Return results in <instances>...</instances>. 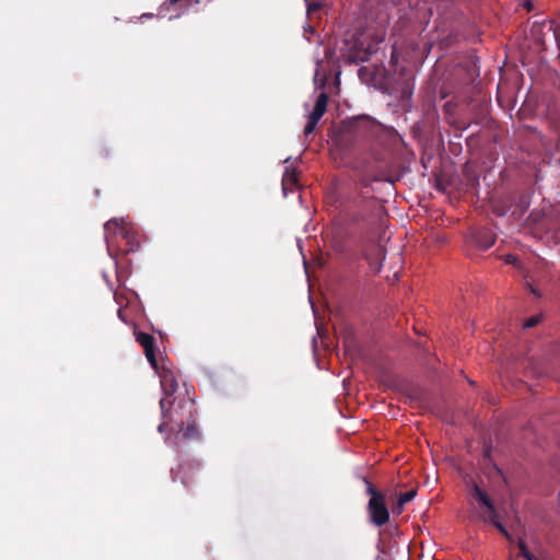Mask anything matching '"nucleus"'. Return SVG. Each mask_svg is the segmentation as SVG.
Instances as JSON below:
<instances>
[{"instance_id":"cd10ccee","label":"nucleus","mask_w":560,"mask_h":560,"mask_svg":"<svg viewBox=\"0 0 560 560\" xmlns=\"http://www.w3.org/2000/svg\"><path fill=\"white\" fill-rule=\"evenodd\" d=\"M362 185H363L364 187H368V186H369V182H368V180H365V179H363V180H362Z\"/></svg>"},{"instance_id":"5701e85b","label":"nucleus","mask_w":560,"mask_h":560,"mask_svg":"<svg viewBox=\"0 0 560 560\" xmlns=\"http://www.w3.org/2000/svg\"><path fill=\"white\" fill-rule=\"evenodd\" d=\"M515 260H516V257H515V256H513V255H508V256H506V258H505V261H506L508 264H514V262H515Z\"/></svg>"},{"instance_id":"4468645a","label":"nucleus","mask_w":560,"mask_h":560,"mask_svg":"<svg viewBox=\"0 0 560 560\" xmlns=\"http://www.w3.org/2000/svg\"><path fill=\"white\" fill-rule=\"evenodd\" d=\"M413 90V83L411 79H407L404 81L401 88H400V97L402 100H408L412 95Z\"/></svg>"},{"instance_id":"9d476101","label":"nucleus","mask_w":560,"mask_h":560,"mask_svg":"<svg viewBox=\"0 0 560 560\" xmlns=\"http://www.w3.org/2000/svg\"><path fill=\"white\" fill-rule=\"evenodd\" d=\"M328 104V95L325 92H322L315 102L314 108L312 113L308 115L307 124L304 128V136L307 137L315 130L319 120L324 116L327 110Z\"/></svg>"},{"instance_id":"a211bd4d","label":"nucleus","mask_w":560,"mask_h":560,"mask_svg":"<svg viewBox=\"0 0 560 560\" xmlns=\"http://www.w3.org/2000/svg\"><path fill=\"white\" fill-rule=\"evenodd\" d=\"M517 546H518V549H520V553H521V556L523 558H526L527 556L530 555V552L528 551L527 546H526L524 540H520Z\"/></svg>"},{"instance_id":"393cba45","label":"nucleus","mask_w":560,"mask_h":560,"mask_svg":"<svg viewBox=\"0 0 560 560\" xmlns=\"http://www.w3.org/2000/svg\"><path fill=\"white\" fill-rule=\"evenodd\" d=\"M118 314V317L122 320V322H127V319L125 318V315H124V311L121 308L118 310L117 312Z\"/></svg>"},{"instance_id":"4be33fe9","label":"nucleus","mask_w":560,"mask_h":560,"mask_svg":"<svg viewBox=\"0 0 560 560\" xmlns=\"http://www.w3.org/2000/svg\"><path fill=\"white\" fill-rule=\"evenodd\" d=\"M98 153L103 158H107L109 155V152L106 148H102Z\"/></svg>"},{"instance_id":"39448f33","label":"nucleus","mask_w":560,"mask_h":560,"mask_svg":"<svg viewBox=\"0 0 560 560\" xmlns=\"http://www.w3.org/2000/svg\"><path fill=\"white\" fill-rule=\"evenodd\" d=\"M471 497L479 503L480 508L485 510L481 512L480 517L483 522L490 523L498 528V530L505 536L508 539H511V536L506 528L499 521V515L495 510L494 503L488 493L482 490L477 483H474L470 490Z\"/></svg>"},{"instance_id":"1a4fd4ad","label":"nucleus","mask_w":560,"mask_h":560,"mask_svg":"<svg viewBox=\"0 0 560 560\" xmlns=\"http://www.w3.org/2000/svg\"><path fill=\"white\" fill-rule=\"evenodd\" d=\"M374 51L372 43H366L363 38H354L343 57L349 63L365 62Z\"/></svg>"},{"instance_id":"6e6552de","label":"nucleus","mask_w":560,"mask_h":560,"mask_svg":"<svg viewBox=\"0 0 560 560\" xmlns=\"http://www.w3.org/2000/svg\"><path fill=\"white\" fill-rule=\"evenodd\" d=\"M199 439V432L196 425V418H191L185 425H178L174 432L167 433L165 442L178 446L180 442L197 441Z\"/></svg>"},{"instance_id":"f257e3e1","label":"nucleus","mask_w":560,"mask_h":560,"mask_svg":"<svg viewBox=\"0 0 560 560\" xmlns=\"http://www.w3.org/2000/svg\"><path fill=\"white\" fill-rule=\"evenodd\" d=\"M162 421L158 427L160 433H171L178 425H185V422L196 418L197 410L195 401L188 395L176 397L170 401L166 397L160 400Z\"/></svg>"},{"instance_id":"ddd939ff","label":"nucleus","mask_w":560,"mask_h":560,"mask_svg":"<svg viewBox=\"0 0 560 560\" xmlns=\"http://www.w3.org/2000/svg\"><path fill=\"white\" fill-rule=\"evenodd\" d=\"M160 383L164 393V397H166L167 399L168 397L173 396L178 388L176 377L173 371L170 369L164 368L160 372Z\"/></svg>"},{"instance_id":"423d86ee","label":"nucleus","mask_w":560,"mask_h":560,"mask_svg":"<svg viewBox=\"0 0 560 560\" xmlns=\"http://www.w3.org/2000/svg\"><path fill=\"white\" fill-rule=\"evenodd\" d=\"M355 210L351 214V220L355 223L370 221L378 217L382 212V206L374 196H362L354 202Z\"/></svg>"},{"instance_id":"dca6fc26","label":"nucleus","mask_w":560,"mask_h":560,"mask_svg":"<svg viewBox=\"0 0 560 560\" xmlns=\"http://www.w3.org/2000/svg\"><path fill=\"white\" fill-rule=\"evenodd\" d=\"M541 318H542L541 314L533 315L524 322L523 326L525 329L533 328L541 322Z\"/></svg>"},{"instance_id":"a878e982","label":"nucleus","mask_w":560,"mask_h":560,"mask_svg":"<svg viewBox=\"0 0 560 560\" xmlns=\"http://www.w3.org/2000/svg\"><path fill=\"white\" fill-rule=\"evenodd\" d=\"M526 560H538L534 555H529L525 558Z\"/></svg>"},{"instance_id":"aec40b11","label":"nucleus","mask_w":560,"mask_h":560,"mask_svg":"<svg viewBox=\"0 0 560 560\" xmlns=\"http://www.w3.org/2000/svg\"><path fill=\"white\" fill-rule=\"evenodd\" d=\"M523 8L527 11V12H530L534 10V3L532 0H525L524 3H523Z\"/></svg>"},{"instance_id":"bb28decb","label":"nucleus","mask_w":560,"mask_h":560,"mask_svg":"<svg viewBox=\"0 0 560 560\" xmlns=\"http://www.w3.org/2000/svg\"><path fill=\"white\" fill-rule=\"evenodd\" d=\"M521 203H522V205H524V206H527V205H528V202H527V200H526V197H522V198H521Z\"/></svg>"},{"instance_id":"9b49d317","label":"nucleus","mask_w":560,"mask_h":560,"mask_svg":"<svg viewBox=\"0 0 560 560\" xmlns=\"http://www.w3.org/2000/svg\"><path fill=\"white\" fill-rule=\"evenodd\" d=\"M133 334L136 341L143 348L147 360L149 361L151 366L156 370L158 361L154 347L155 340L153 336L137 329L135 330Z\"/></svg>"},{"instance_id":"2eb2a0df","label":"nucleus","mask_w":560,"mask_h":560,"mask_svg":"<svg viewBox=\"0 0 560 560\" xmlns=\"http://www.w3.org/2000/svg\"><path fill=\"white\" fill-rule=\"evenodd\" d=\"M417 494L416 489H411L405 493H400L398 495L399 499V505H405L406 503L410 502Z\"/></svg>"},{"instance_id":"b1692460","label":"nucleus","mask_w":560,"mask_h":560,"mask_svg":"<svg viewBox=\"0 0 560 560\" xmlns=\"http://www.w3.org/2000/svg\"><path fill=\"white\" fill-rule=\"evenodd\" d=\"M404 505H399V500L397 501V504L395 506V512L400 514L402 512Z\"/></svg>"},{"instance_id":"6ab92c4d","label":"nucleus","mask_w":560,"mask_h":560,"mask_svg":"<svg viewBox=\"0 0 560 560\" xmlns=\"http://www.w3.org/2000/svg\"><path fill=\"white\" fill-rule=\"evenodd\" d=\"M320 8H322V4L319 2L307 3V12L308 13H314V12L318 11Z\"/></svg>"},{"instance_id":"c85d7f7f","label":"nucleus","mask_w":560,"mask_h":560,"mask_svg":"<svg viewBox=\"0 0 560 560\" xmlns=\"http://www.w3.org/2000/svg\"><path fill=\"white\" fill-rule=\"evenodd\" d=\"M530 292L535 295H538L537 291L534 288H530Z\"/></svg>"},{"instance_id":"f8f14e48","label":"nucleus","mask_w":560,"mask_h":560,"mask_svg":"<svg viewBox=\"0 0 560 560\" xmlns=\"http://www.w3.org/2000/svg\"><path fill=\"white\" fill-rule=\"evenodd\" d=\"M471 242L480 249L490 248L495 241V236L490 229L480 228L470 232Z\"/></svg>"},{"instance_id":"20e7f679","label":"nucleus","mask_w":560,"mask_h":560,"mask_svg":"<svg viewBox=\"0 0 560 560\" xmlns=\"http://www.w3.org/2000/svg\"><path fill=\"white\" fill-rule=\"evenodd\" d=\"M362 480L366 487V493L371 497L368 503L371 522L378 527L383 526L389 520V512L386 506L385 495L376 490L366 477H363Z\"/></svg>"},{"instance_id":"f3484780","label":"nucleus","mask_w":560,"mask_h":560,"mask_svg":"<svg viewBox=\"0 0 560 560\" xmlns=\"http://www.w3.org/2000/svg\"><path fill=\"white\" fill-rule=\"evenodd\" d=\"M296 182H298V177L294 172H285L283 179H282L283 188H285V186H288V185L293 186L296 184Z\"/></svg>"},{"instance_id":"7ed1b4c3","label":"nucleus","mask_w":560,"mask_h":560,"mask_svg":"<svg viewBox=\"0 0 560 560\" xmlns=\"http://www.w3.org/2000/svg\"><path fill=\"white\" fill-rule=\"evenodd\" d=\"M105 240L107 243V250L110 256L114 255L113 243L116 236H120L126 241L127 247L122 249L124 254L135 253L140 247L138 234L131 226L124 225L118 219H112L104 224Z\"/></svg>"},{"instance_id":"412c9836","label":"nucleus","mask_w":560,"mask_h":560,"mask_svg":"<svg viewBox=\"0 0 560 560\" xmlns=\"http://www.w3.org/2000/svg\"><path fill=\"white\" fill-rule=\"evenodd\" d=\"M549 30L553 32L556 40L559 42V34H558L557 30L553 27L552 22H550V24H549Z\"/></svg>"},{"instance_id":"f03ea898","label":"nucleus","mask_w":560,"mask_h":560,"mask_svg":"<svg viewBox=\"0 0 560 560\" xmlns=\"http://www.w3.org/2000/svg\"><path fill=\"white\" fill-rule=\"evenodd\" d=\"M381 125L368 115H361L342 121L334 141L340 148L350 150L357 143L377 135Z\"/></svg>"},{"instance_id":"0eeeda50","label":"nucleus","mask_w":560,"mask_h":560,"mask_svg":"<svg viewBox=\"0 0 560 560\" xmlns=\"http://www.w3.org/2000/svg\"><path fill=\"white\" fill-rule=\"evenodd\" d=\"M200 470V463L197 459L182 462L177 468L172 469V479L179 480L184 487L190 488L196 483Z\"/></svg>"}]
</instances>
